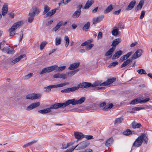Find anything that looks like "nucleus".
<instances>
[{"mask_svg": "<svg viewBox=\"0 0 152 152\" xmlns=\"http://www.w3.org/2000/svg\"><path fill=\"white\" fill-rule=\"evenodd\" d=\"M72 144L69 143H67L66 145H64L63 147V149H65L68 148L69 146L71 145Z\"/></svg>", "mask_w": 152, "mask_h": 152, "instance_id": "nucleus-62", "label": "nucleus"}, {"mask_svg": "<svg viewBox=\"0 0 152 152\" xmlns=\"http://www.w3.org/2000/svg\"><path fill=\"white\" fill-rule=\"evenodd\" d=\"M44 88L45 89L44 90V91L45 92H48L51 90V88L50 86L46 87H45Z\"/></svg>", "mask_w": 152, "mask_h": 152, "instance_id": "nucleus-54", "label": "nucleus"}, {"mask_svg": "<svg viewBox=\"0 0 152 152\" xmlns=\"http://www.w3.org/2000/svg\"><path fill=\"white\" fill-rule=\"evenodd\" d=\"M57 67V65H54L49 67L43 69L41 72H39L40 75L43 74L46 72H50L55 70Z\"/></svg>", "mask_w": 152, "mask_h": 152, "instance_id": "nucleus-9", "label": "nucleus"}, {"mask_svg": "<svg viewBox=\"0 0 152 152\" xmlns=\"http://www.w3.org/2000/svg\"><path fill=\"white\" fill-rule=\"evenodd\" d=\"M116 80V78L113 77L112 78L108 79L106 81L102 83V81H97L94 82L92 84H91V87H94L99 86H104L109 85L113 82Z\"/></svg>", "mask_w": 152, "mask_h": 152, "instance_id": "nucleus-5", "label": "nucleus"}, {"mask_svg": "<svg viewBox=\"0 0 152 152\" xmlns=\"http://www.w3.org/2000/svg\"><path fill=\"white\" fill-rule=\"evenodd\" d=\"M46 44V42H42L40 45V49L41 50H42L43 49L44 47L45 46Z\"/></svg>", "mask_w": 152, "mask_h": 152, "instance_id": "nucleus-56", "label": "nucleus"}, {"mask_svg": "<svg viewBox=\"0 0 152 152\" xmlns=\"http://www.w3.org/2000/svg\"><path fill=\"white\" fill-rule=\"evenodd\" d=\"M23 24V21H19L14 23L12 27L9 29L10 36H13L15 34V30Z\"/></svg>", "mask_w": 152, "mask_h": 152, "instance_id": "nucleus-7", "label": "nucleus"}, {"mask_svg": "<svg viewBox=\"0 0 152 152\" xmlns=\"http://www.w3.org/2000/svg\"><path fill=\"white\" fill-rule=\"evenodd\" d=\"M80 63L79 62H76L71 64L68 68V69L71 70H73L77 68L79 66Z\"/></svg>", "mask_w": 152, "mask_h": 152, "instance_id": "nucleus-18", "label": "nucleus"}, {"mask_svg": "<svg viewBox=\"0 0 152 152\" xmlns=\"http://www.w3.org/2000/svg\"><path fill=\"white\" fill-rule=\"evenodd\" d=\"M74 135L75 138L77 140V142L84 137L82 133L78 132H75Z\"/></svg>", "mask_w": 152, "mask_h": 152, "instance_id": "nucleus-20", "label": "nucleus"}, {"mask_svg": "<svg viewBox=\"0 0 152 152\" xmlns=\"http://www.w3.org/2000/svg\"><path fill=\"white\" fill-rule=\"evenodd\" d=\"M121 41V39L119 38L115 39L113 41L111 46L115 47Z\"/></svg>", "mask_w": 152, "mask_h": 152, "instance_id": "nucleus-31", "label": "nucleus"}, {"mask_svg": "<svg viewBox=\"0 0 152 152\" xmlns=\"http://www.w3.org/2000/svg\"><path fill=\"white\" fill-rule=\"evenodd\" d=\"M89 144V143L88 142L83 141L76 145L74 148L76 150H80L86 148Z\"/></svg>", "mask_w": 152, "mask_h": 152, "instance_id": "nucleus-8", "label": "nucleus"}, {"mask_svg": "<svg viewBox=\"0 0 152 152\" xmlns=\"http://www.w3.org/2000/svg\"><path fill=\"white\" fill-rule=\"evenodd\" d=\"M142 126L140 124L134 121V129L136 128H140Z\"/></svg>", "mask_w": 152, "mask_h": 152, "instance_id": "nucleus-41", "label": "nucleus"}, {"mask_svg": "<svg viewBox=\"0 0 152 152\" xmlns=\"http://www.w3.org/2000/svg\"><path fill=\"white\" fill-rule=\"evenodd\" d=\"M106 104L105 102H103L99 105V107L102 110L103 108L105 106Z\"/></svg>", "mask_w": 152, "mask_h": 152, "instance_id": "nucleus-59", "label": "nucleus"}, {"mask_svg": "<svg viewBox=\"0 0 152 152\" xmlns=\"http://www.w3.org/2000/svg\"><path fill=\"white\" fill-rule=\"evenodd\" d=\"M137 72L140 75L145 74L146 75L147 73L145 70L143 69H140L137 70Z\"/></svg>", "mask_w": 152, "mask_h": 152, "instance_id": "nucleus-45", "label": "nucleus"}, {"mask_svg": "<svg viewBox=\"0 0 152 152\" xmlns=\"http://www.w3.org/2000/svg\"><path fill=\"white\" fill-rule=\"evenodd\" d=\"M61 74L58 73L54 75H53V77L55 78H60Z\"/></svg>", "mask_w": 152, "mask_h": 152, "instance_id": "nucleus-58", "label": "nucleus"}, {"mask_svg": "<svg viewBox=\"0 0 152 152\" xmlns=\"http://www.w3.org/2000/svg\"><path fill=\"white\" fill-rule=\"evenodd\" d=\"M41 96L40 94L32 93L27 95L26 96V98L27 99L34 100L38 99Z\"/></svg>", "mask_w": 152, "mask_h": 152, "instance_id": "nucleus-10", "label": "nucleus"}, {"mask_svg": "<svg viewBox=\"0 0 152 152\" xmlns=\"http://www.w3.org/2000/svg\"><path fill=\"white\" fill-rule=\"evenodd\" d=\"M71 1V0H62L59 3V6H62L63 5H65Z\"/></svg>", "mask_w": 152, "mask_h": 152, "instance_id": "nucleus-42", "label": "nucleus"}, {"mask_svg": "<svg viewBox=\"0 0 152 152\" xmlns=\"http://www.w3.org/2000/svg\"><path fill=\"white\" fill-rule=\"evenodd\" d=\"M63 23L62 21H60L57 25L54 27L52 31L53 32H56L58 30L62 25H63Z\"/></svg>", "mask_w": 152, "mask_h": 152, "instance_id": "nucleus-25", "label": "nucleus"}, {"mask_svg": "<svg viewBox=\"0 0 152 152\" xmlns=\"http://www.w3.org/2000/svg\"><path fill=\"white\" fill-rule=\"evenodd\" d=\"M143 51L141 49H138L134 53V60L137 59L140 57Z\"/></svg>", "mask_w": 152, "mask_h": 152, "instance_id": "nucleus-17", "label": "nucleus"}, {"mask_svg": "<svg viewBox=\"0 0 152 152\" xmlns=\"http://www.w3.org/2000/svg\"><path fill=\"white\" fill-rule=\"evenodd\" d=\"M93 46V44H90L86 47V49L87 50H89L91 49Z\"/></svg>", "mask_w": 152, "mask_h": 152, "instance_id": "nucleus-53", "label": "nucleus"}, {"mask_svg": "<svg viewBox=\"0 0 152 152\" xmlns=\"http://www.w3.org/2000/svg\"><path fill=\"white\" fill-rule=\"evenodd\" d=\"M44 9V10L43 12V15H45L48 13L49 11L50 10V8L48 6L45 5Z\"/></svg>", "mask_w": 152, "mask_h": 152, "instance_id": "nucleus-36", "label": "nucleus"}, {"mask_svg": "<svg viewBox=\"0 0 152 152\" xmlns=\"http://www.w3.org/2000/svg\"><path fill=\"white\" fill-rule=\"evenodd\" d=\"M26 55L25 54H23V55L20 56L16 58L15 59L12 61L11 62L10 64H14L20 61L22 58L24 57Z\"/></svg>", "mask_w": 152, "mask_h": 152, "instance_id": "nucleus-21", "label": "nucleus"}, {"mask_svg": "<svg viewBox=\"0 0 152 152\" xmlns=\"http://www.w3.org/2000/svg\"><path fill=\"white\" fill-rule=\"evenodd\" d=\"M61 37H56L55 42L56 45V46L59 45L61 42Z\"/></svg>", "mask_w": 152, "mask_h": 152, "instance_id": "nucleus-37", "label": "nucleus"}, {"mask_svg": "<svg viewBox=\"0 0 152 152\" xmlns=\"http://www.w3.org/2000/svg\"><path fill=\"white\" fill-rule=\"evenodd\" d=\"M132 52H130L128 53L127 54L124 55L121 57L120 60H121L122 61L126 60L132 54Z\"/></svg>", "mask_w": 152, "mask_h": 152, "instance_id": "nucleus-27", "label": "nucleus"}, {"mask_svg": "<svg viewBox=\"0 0 152 152\" xmlns=\"http://www.w3.org/2000/svg\"><path fill=\"white\" fill-rule=\"evenodd\" d=\"M132 61V58H129L127 60L125 61H124V63L121 66V67L122 68L126 66L128 64H129Z\"/></svg>", "mask_w": 152, "mask_h": 152, "instance_id": "nucleus-32", "label": "nucleus"}, {"mask_svg": "<svg viewBox=\"0 0 152 152\" xmlns=\"http://www.w3.org/2000/svg\"><path fill=\"white\" fill-rule=\"evenodd\" d=\"M141 103H142V101L140 99L137 98V99H134V104H137Z\"/></svg>", "mask_w": 152, "mask_h": 152, "instance_id": "nucleus-52", "label": "nucleus"}, {"mask_svg": "<svg viewBox=\"0 0 152 152\" xmlns=\"http://www.w3.org/2000/svg\"><path fill=\"white\" fill-rule=\"evenodd\" d=\"M39 13V11L37 7H34L31 8L29 14V15L35 16L38 15Z\"/></svg>", "mask_w": 152, "mask_h": 152, "instance_id": "nucleus-12", "label": "nucleus"}, {"mask_svg": "<svg viewBox=\"0 0 152 152\" xmlns=\"http://www.w3.org/2000/svg\"><path fill=\"white\" fill-rule=\"evenodd\" d=\"M104 17L103 15H101L97 17L93 18L92 20L93 24H96L99 23L103 19Z\"/></svg>", "mask_w": 152, "mask_h": 152, "instance_id": "nucleus-15", "label": "nucleus"}, {"mask_svg": "<svg viewBox=\"0 0 152 152\" xmlns=\"http://www.w3.org/2000/svg\"><path fill=\"white\" fill-rule=\"evenodd\" d=\"M8 5L7 3H5L3 5L2 9V14L3 16L6 15L8 12Z\"/></svg>", "mask_w": 152, "mask_h": 152, "instance_id": "nucleus-19", "label": "nucleus"}, {"mask_svg": "<svg viewBox=\"0 0 152 152\" xmlns=\"http://www.w3.org/2000/svg\"><path fill=\"white\" fill-rule=\"evenodd\" d=\"M148 141V139L146 135L144 133H142L138 137L134 142V146L139 147L141 146L143 142L147 144Z\"/></svg>", "mask_w": 152, "mask_h": 152, "instance_id": "nucleus-2", "label": "nucleus"}, {"mask_svg": "<svg viewBox=\"0 0 152 152\" xmlns=\"http://www.w3.org/2000/svg\"><path fill=\"white\" fill-rule=\"evenodd\" d=\"M37 141L36 140H34L33 141H32L31 142L27 143L26 144H25L23 146V148H24L25 147H28V146H31V145L33 144L34 143H35L37 142Z\"/></svg>", "mask_w": 152, "mask_h": 152, "instance_id": "nucleus-39", "label": "nucleus"}, {"mask_svg": "<svg viewBox=\"0 0 152 152\" xmlns=\"http://www.w3.org/2000/svg\"><path fill=\"white\" fill-rule=\"evenodd\" d=\"M95 2L94 0H88L83 8L84 9H88Z\"/></svg>", "mask_w": 152, "mask_h": 152, "instance_id": "nucleus-16", "label": "nucleus"}, {"mask_svg": "<svg viewBox=\"0 0 152 152\" xmlns=\"http://www.w3.org/2000/svg\"><path fill=\"white\" fill-rule=\"evenodd\" d=\"M145 14V11H142L141 12V15L140 17V19H142L144 17Z\"/></svg>", "mask_w": 152, "mask_h": 152, "instance_id": "nucleus-60", "label": "nucleus"}, {"mask_svg": "<svg viewBox=\"0 0 152 152\" xmlns=\"http://www.w3.org/2000/svg\"><path fill=\"white\" fill-rule=\"evenodd\" d=\"M133 8V1H131L128 6L126 8V10H129Z\"/></svg>", "mask_w": 152, "mask_h": 152, "instance_id": "nucleus-40", "label": "nucleus"}, {"mask_svg": "<svg viewBox=\"0 0 152 152\" xmlns=\"http://www.w3.org/2000/svg\"><path fill=\"white\" fill-rule=\"evenodd\" d=\"M144 3V0H141L138 4L137 5L136 8L135 9V10L136 11H137L139 10H140L143 5Z\"/></svg>", "mask_w": 152, "mask_h": 152, "instance_id": "nucleus-22", "label": "nucleus"}, {"mask_svg": "<svg viewBox=\"0 0 152 152\" xmlns=\"http://www.w3.org/2000/svg\"><path fill=\"white\" fill-rule=\"evenodd\" d=\"M62 104L61 103H56L51 105L49 108L39 110L38 111V112L43 114L48 113L52 111L53 109H56L61 107H62Z\"/></svg>", "mask_w": 152, "mask_h": 152, "instance_id": "nucleus-4", "label": "nucleus"}, {"mask_svg": "<svg viewBox=\"0 0 152 152\" xmlns=\"http://www.w3.org/2000/svg\"><path fill=\"white\" fill-rule=\"evenodd\" d=\"M69 84V82H65V83H60V84H57V86L58 87H62L65 85H68Z\"/></svg>", "mask_w": 152, "mask_h": 152, "instance_id": "nucleus-50", "label": "nucleus"}, {"mask_svg": "<svg viewBox=\"0 0 152 152\" xmlns=\"http://www.w3.org/2000/svg\"><path fill=\"white\" fill-rule=\"evenodd\" d=\"M91 83L84 82L79 84L77 86H73L62 90L61 91L62 93H70L77 90L79 88H87L91 87Z\"/></svg>", "mask_w": 152, "mask_h": 152, "instance_id": "nucleus-1", "label": "nucleus"}, {"mask_svg": "<svg viewBox=\"0 0 152 152\" xmlns=\"http://www.w3.org/2000/svg\"><path fill=\"white\" fill-rule=\"evenodd\" d=\"M33 74L32 73H31L28 75H26L23 77V79L25 80L28 79L32 76Z\"/></svg>", "mask_w": 152, "mask_h": 152, "instance_id": "nucleus-46", "label": "nucleus"}, {"mask_svg": "<svg viewBox=\"0 0 152 152\" xmlns=\"http://www.w3.org/2000/svg\"><path fill=\"white\" fill-rule=\"evenodd\" d=\"M114 50V49L113 48H111L104 55V56H110V58L112 56V54Z\"/></svg>", "mask_w": 152, "mask_h": 152, "instance_id": "nucleus-29", "label": "nucleus"}, {"mask_svg": "<svg viewBox=\"0 0 152 152\" xmlns=\"http://www.w3.org/2000/svg\"><path fill=\"white\" fill-rule=\"evenodd\" d=\"M78 69H77L75 70L69 72L68 73H67L68 77H70L72 75H74L75 73L78 72Z\"/></svg>", "mask_w": 152, "mask_h": 152, "instance_id": "nucleus-38", "label": "nucleus"}, {"mask_svg": "<svg viewBox=\"0 0 152 152\" xmlns=\"http://www.w3.org/2000/svg\"><path fill=\"white\" fill-rule=\"evenodd\" d=\"M113 106V104L112 103H110L108 105H105L103 108L102 110L104 111H107L111 108Z\"/></svg>", "mask_w": 152, "mask_h": 152, "instance_id": "nucleus-28", "label": "nucleus"}, {"mask_svg": "<svg viewBox=\"0 0 152 152\" xmlns=\"http://www.w3.org/2000/svg\"><path fill=\"white\" fill-rule=\"evenodd\" d=\"M64 39L66 41V42H69V38L66 35L65 36Z\"/></svg>", "mask_w": 152, "mask_h": 152, "instance_id": "nucleus-64", "label": "nucleus"}, {"mask_svg": "<svg viewBox=\"0 0 152 152\" xmlns=\"http://www.w3.org/2000/svg\"><path fill=\"white\" fill-rule=\"evenodd\" d=\"M102 37V33L101 32H99L97 35V38L98 39H101Z\"/></svg>", "mask_w": 152, "mask_h": 152, "instance_id": "nucleus-57", "label": "nucleus"}, {"mask_svg": "<svg viewBox=\"0 0 152 152\" xmlns=\"http://www.w3.org/2000/svg\"><path fill=\"white\" fill-rule=\"evenodd\" d=\"M122 134L125 135L130 136L132 135V133L131 131L129 129H127L123 132Z\"/></svg>", "mask_w": 152, "mask_h": 152, "instance_id": "nucleus-33", "label": "nucleus"}, {"mask_svg": "<svg viewBox=\"0 0 152 152\" xmlns=\"http://www.w3.org/2000/svg\"><path fill=\"white\" fill-rule=\"evenodd\" d=\"M85 137L88 140H89L93 138V136L92 135H86Z\"/></svg>", "mask_w": 152, "mask_h": 152, "instance_id": "nucleus-63", "label": "nucleus"}, {"mask_svg": "<svg viewBox=\"0 0 152 152\" xmlns=\"http://www.w3.org/2000/svg\"><path fill=\"white\" fill-rule=\"evenodd\" d=\"M145 108V107H134V110L139 111L141 110H143Z\"/></svg>", "mask_w": 152, "mask_h": 152, "instance_id": "nucleus-55", "label": "nucleus"}, {"mask_svg": "<svg viewBox=\"0 0 152 152\" xmlns=\"http://www.w3.org/2000/svg\"><path fill=\"white\" fill-rule=\"evenodd\" d=\"M118 62L117 61L113 62L110 64L108 67L109 68H111L115 66L116 65H117L118 64Z\"/></svg>", "mask_w": 152, "mask_h": 152, "instance_id": "nucleus-47", "label": "nucleus"}, {"mask_svg": "<svg viewBox=\"0 0 152 152\" xmlns=\"http://www.w3.org/2000/svg\"><path fill=\"white\" fill-rule=\"evenodd\" d=\"M85 99V97H83L78 100H76L74 99L68 100L64 103H61L62 107L64 108L70 104L73 105L81 104L84 102Z\"/></svg>", "mask_w": 152, "mask_h": 152, "instance_id": "nucleus-3", "label": "nucleus"}, {"mask_svg": "<svg viewBox=\"0 0 152 152\" xmlns=\"http://www.w3.org/2000/svg\"><path fill=\"white\" fill-rule=\"evenodd\" d=\"M122 51L121 50L116 52L112 57L113 59H115L118 58L122 54Z\"/></svg>", "mask_w": 152, "mask_h": 152, "instance_id": "nucleus-23", "label": "nucleus"}, {"mask_svg": "<svg viewBox=\"0 0 152 152\" xmlns=\"http://www.w3.org/2000/svg\"><path fill=\"white\" fill-rule=\"evenodd\" d=\"M1 50L3 52L7 53L8 54H13L15 53V50L13 49L7 47H4Z\"/></svg>", "mask_w": 152, "mask_h": 152, "instance_id": "nucleus-11", "label": "nucleus"}, {"mask_svg": "<svg viewBox=\"0 0 152 152\" xmlns=\"http://www.w3.org/2000/svg\"><path fill=\"white\" fill-rule=\"evenodd\" d=\"M90 26V23L89 22H88L84 25L82 29L85 31H88V29L89 28Z\"/></svg>", "mask_w": 152, "mask_h": 152, "instance_id": "nucleus-34", "label": "nucleus"}, {"mask_svg": "<svg viewBox=\"0 0 152 152\" xmlns=\"http://www.w3.org/2000/svg\"><path fill=\"white\" fill-rule=\"evenodd\" d=\"M112 34L114 36H117L118 34V29H114L112 31Z\"/></svg>", "mask_w": 152, "mask_h": 152, "instance_id": "nucleus-49", "label": "nucleus"}, {"mask_svg": "<svg viewBox=\"0 0 152 152\" xmlns=\"http://www.w3.org/2000/svg\"><path fill=\"white\" fill-rule=\"evenodd\" d=\"M40 103L39 102L33 103L28 106L26 108V110L28 111L30 110L33 109L38 107Z\"/></svg>", "mask_w": 152, "mask_h": 152, "instance_id": "nucleus-13", "label": "nucleus"}, {"mask_svg": "<svg viewBox=\"0 0 152 152\" xmlns=\"http://www.w3.org/2000/svg\"><path fill=\"white\" fill-rule=\"evenodd\" d=\"M123 119L121 118H119L116 119L114 122V124H119L121 123L122 120Z\"/></svg>", "mask_w": 152, "mask_h": 152, "instance_id": "nucleus-44", "label": "nucleus"}, {"mask_svg": "<svg viewBox=\"0 0 152 152\" xmlns=\"http://www.w3.org/2000/svg\"><path fill=\"white\" fill-rule=\"evenodd\" d=\"M40 103L39 102L33 103L28 106L26 108V110L28 111L30 110L33 109L38 107Z\"/></svg>", "mask_w": 152, "mask_h": 152, "instance_id": "nucleus-14", "label": "nucleus"}, {"mask_svg": "<svg viewBox=\"0 0 152 152\" xmlns=\"http://www.w3.org/2000/svg\"><path fill=\"white\" fill-rule=\"evenodd\" d=\"M28 16L29 17L28 18V21L29 23H31L34 19V16L33 15H29V13Z\"/></svg>", "mask_w": 152, "mask_h": 152, "instance_id": "nucleus-48", "label": "nucleus"}, {"mask_svg": "<svg viewBox=\"0 0 152 152\" xmlns=\"http://www.w3.org/2000/svg\"><path fill=\"white\" fill-rule=\"evenodd\" d=\"M56 9H53L47 13L45 15V18H47L51 16L52 15L54 14L56 12Z\"/></svg>", "mask_w": 152, "mask_h": 152, "instance_id": "nucleus-26", "label": "nucleus"}, {"mask_svg": "<svg viewBox=\"0 0 152 152\" xmlns=\"http://www.w3.org/2000/svg\"><path fill=\"white\" fill-rule=\"evenodd\" d=\"M66 68V66H62L57 67L55 70H56L58 72H61L64 70Z\"/></svg>", "mask_w": 152, "mask_h": 152, "instance_id": "nucleus-43", "label": "nucleus"}, {"mask_svg": "<svg viewBox=\"0 0 152 152\" xmlns=\"http://www.w3.org/2000/svg\"><path fill=\"white\" fill-rule=\"evenodd\" d=\"M150 100V99L149 98H146L143 100H142V103H145L148 101H149Z\"/></svg>", "mask_w": 152, "mask_h": 152, "instance_id": "nucleus-61", "label": "nucleus"}, {"mask_svg": "<svg viewBox=\"0 0 152 152\" xmlns=\"http://www.w3.org/2000/svg\"><path fill=\"white\" fill-rule=\"evenodd\" d=\"M113 142V138L110 137L106 140L105 143V145L106 146H110L111 145Z\"/></svg>", "mask_w": 152, "mask_h": 152, "instance_id": "nucleus-24", "label": "nucleus"}, {"mask_svg": "<svg viewBox=\"0 0 152 152\" xmlns=\"http://www.w3.org/2000/svg\"><path fill=\"white\" fill-rule=\"evenodd\" d=\"M81 11L78 10L75 11L72 15V17L74 18H78L80 15Z\"/></svg>", "mask_w": 152, "mask_h": 152, "instance_id": "nucleus-30", "label": "nucleus"}, {"mask_svg": "<svg viewBox=\"0 0 152 152\" xmlns=\"http://www.w3.org/2000/svg\"><path fill=\"white\" fill-rule=\"evenodd\" d=\"M67 73H66L62 74H61L60 78L62 79H65L68 77Z\"/></svg>", "mask_w": 152, "mask_h": 152, "instance_id": "nucleus-51", "label": "nucleus"}, {"mask_svg": "<svg viewBox=\"0 0 152 152\" xmlns=\"http://www.w3.org/2000/svg\"><path fill=\"white\" fill-rule=\"evenodd\" d=\"M113 9L112 4L110 5L107 7L104 10V13L105 14L107 13L110 12Z\"/></svg>", "mask_w": 152, "mask_h": 152, "instance_id": "nucleus-35", "label": "nucleus"}, {"mask_svg": "<svg viewBox=\"0 0 152 152\" xmlns=\"http://www.w3.org/2000/svg\"><path fill=\"white\" fill-rule=\"evenodd\" d=\"M23 24V21H19L14 23L12 27L9 29L10 36H13L15 34V30Z\"/></svg>", "mask_w": 152, "mask_h": 152, "instance_id": "nucleus-6", "label": "nucleus"}]
</instances>
